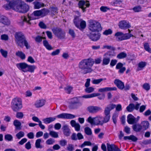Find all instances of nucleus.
Masks as SVG:
<instances>
[{"instance_id":"2eb2a0df","label":"nucleus","mask_w":151,"mask_h":151,"mask_svg":"<svg viewBox=\"0 0 151 151\" xmlns=\"http://www.w3.org/2000/svg\"><path fill=\"white\" fill-rule=\"evenodd\" d=\"M76 117L75 116L70 114L66 113H62L60 114L55 116L56 118H66L73 119Z\"/></svg>"},{"instance_id":"423d86ee","label":"nucleus","mask_w":151,"mask_h":151,"mask_svg":"<svg viewBox=\"0 0 151 151\" xmlns=\"http://www.w3.org/2000/svg\"><path fill=\"white\" fill-rule=\"evenodd\" d=\"M22 104L21 99L18 97L14 98L11 102V107L13 111H16L22 108Z\"/></svg>"},{"instance_id":"58836bf2","label":"nucleus","mask_w":151,"mask_h":151,"mask_svg":"<svg viewBox=\"0 0 151 151\" xmlns=\"http://www.w3.org/2000/svg\"><path fill=\"white\" fill-rule=\"evenodd\" d=\"M107 146L108 151H114L115 145L113 144H110L109 143L107 144Z\"/></svg>"},{"instance_id":"f704fd0d","label":"nucleus","mask_w":151,"mask_h":151,"mask_svg":"<svg viewBox=\"0 0 151 151\" xmlns=\"http://www.w3.org/2000/svg\"><path fill=\"white\" fill-rule=\"evenodd\" d=\"M133 129L135 131L138 132L140 131L142 129L141 125L138 124H136L132 126Z\"/></svg>"},{"instance_id":"f03ea898","label":"nucleus","mask_w":151,"mask_h":151,"mask_svg":"<svg viewBox=\"0 0 151 151\" xmlns=\"http://www.w3.org/2000/svg\"><path fill=\"white\" fill-rule=\"evenodd\" d=\"M4 7L6 9L11 8L19 12L24 13L29 9V6L22 0H12L9 3V5L4 6Z\"/></svg>"},{"instance_id":"603ef678","label":"nucleus","mask_w":151,"mask_h":151,"mask_svg":"<svg viewBox=\"0 0 151 151\" xmlns=\"http://www.w3.org/2000/svg\"><path fill=\"white\" fill-rule=\"evenodd\" d=\"M60 49H57L52 52L51 53V55L53 56L58 55L60 53Z\"/></svg>"},{"instance_id":"4c0bfd02","label":"nucleus","mask_w":151,"mask_h":151,"mask_svg":"<svg viewBox=\"0 0 151 151\" xmlns=\"http://www.w3.org/2000/svg\"><path fill=\"white\" fill-rule=\"evenodd\" d=\"M113 33V30L111 29H109L105 30L103 32L104 35L107 36L109 35H111Z\"/></svg>"},{"instance_id":"79ce46f5","label":"nucleus","mask_w":151,"mask_h":151,"mask_svg":"<svg viewBox=\"0 0 151 151\" xmlns=\"http://www.w3.org/2000/svg\"><path fill=\"white\" fill-rule=\"evenodd\" d=\"M144 48L145 50L148 52L151 53V48L150 47L148 44L145 43L144 44Z\"/></svg>"},{"instance_id":"a18cd8bd","label":"nucleus","mask_w":151,"mask_h":151,"mask_svg":"<svg viewBox=\"0 0 151 151\" xmlns=\"http://www.w3.org/2000/svg\"><path fill=\"white\" fill-rule=\"evenodd\" d=\"M134 105L132 104H130L129 106L127 107V109L129 112L132 111L134 109Z\"/></svg>"},{"instance_id":"c756f323","label":"nucleus","mask_w":151,"mask_h":151,"mask_svg":"<svg viewBox=\"0 0 151 151\" xmlns=\"http://www.w3.org/2000/svg\"><path fill=\"white\" fill-rule=\"evenodd\" d=\"M146 63L144 62H141L138 64V67L137 69L138 71L142 70L146 65Z\"/></svg>"},{"instance_id":"774afa93","label":"nucleus","mask_w":151,"mask_h":151,"mask_svg":"<svg viewBox=\"0 0 151 151\" xmlns=\"http://www.w3.org/2000/svg\"><path fill=\"white\" fill-rule=\"evenodd\" d=\"M73 127L75 129L76 131L77 132L80 131L81 126L80 124L78 123L76 124V125Z\"/></svg>"},{"instance_id":"e433bc0d","label":"nucleus","mask_w":151,"mask_h":151,"mask_svg":"<svg viewBox=\"0 0 151 151\" xmlns=\"http://www.w3.org/2000/svg\"><path fill=\"white\" fill-rule=\"evenodd\" d=\"M41 12V17H44L47 15L49 12V10L47 9H43L40 10Z\"/></svg>"},{"instance_id":"4be33fe9","label":"nucleus","mask_w":151,"mask_h":151,"mask_svg":"<svg viewBox=\"0 0 151 151\" xmlns=\"http://www.w3.org/2000/svg\"><path fill=\"white\" fill-rule=\"evenodd\" d=\"M96 96H97L98 99L100 100L103 99L105 98L104 95H84L82 96V98L87 99L95 97Z\"/></svg>"},{"instance_id":"5701e85b","label":"nucleus","mask_w":151,"mask_h":151,"mask_svg":"<svg viewBox=\"0 0 151 151\" xmlns=\"http://www.w3.org/2000/svg\"><path fill=\"white\" fill-rule=\"evenodd\" d=\"M116 68L119 69V72L121 73H123L126 70L125 68L123 66V64L121 63H119L117 64Z\"/></svg>"},{"instance_id":"c9c22d12","label":"nucleus","mask_w":151,"mask_h":151,"mask_svg":"<svg viewBox=\"0 0 151 151\" xmlns=\"http://www.w3.org/2000/svg\"><path fill=\"white\" fill-rule=\"evenodd\" d=\"M13 124L15 127L16 129H19L20 128V127L21 125L20 122L18 120H15L13 122Z\"/></svg>"},{"instance_id":"9d476101","label":"nucleus","mask_w":151,"mask_h":151,"mask_svg":"<svg viewBox=\"0 0 151 151\" xmlns=\"http://www.w3.org/2000/svg\"><path fill=\"white\" fill-rule=\"evenodd\" d=\"M114 36L117 40L122 41L129 39L131 37L133 36V35L130 34H123L122 32H117L115 33Z\"/></svg>"},{"instance_id":"ea45409f","label":"nucleus","mask_w":151,"mask_h":151,"mask_svg":"<svg viewBox=\"0 0 151 151\" xmlns=\"http://www.w3.org/2000/svg\"><path fill=\"white\" fill-rule=\"evenodd\" d=\"M85 133L87 135H90L92 134V132L91 129L88 127H86L84 128Z\"/></svg>"},{"instance_id":"6e6d98bb","label":"nucleus","mask_w":151,"mask_h":151,"mask_svg":"<svg viewBox=\"0 0 151 151\" xmlns=\"http://www.w3.org/2000/svg\"><path fill=\"white\" fill-rule=\"evenodd\" d=\"M103 49H106L107 50H114V48L111 45H105L103 46L102 47Z\"/></svg>"},{"instance_id":"7c9ffc66","label":"nucleus","mask_w":151,"mask_h":151,"mask_svg":"<svg viewBox=\"0 0 151 151\" xmlns=\"http://www.w3.org/2000/svg\"><path fill=\"white\" fill-rule=\"evenodd\" d=\"M16 55L22 60H24L26 58L25 54L21 51H18L16 52Z\"/></svg>"},{"instance_id":"4468645a","label":"nucleus","mask_w":151,"mask_h":151,"mask_svg":"<svg viewBox=\"0 0 151 151\" xmlns=\"http://www.w3.org/2000/svg\"><path fill=\"white\" fill-rule=\"evenodd\" d=\"M118 25L120 28L124 29L128 28L131 27L129 23L125 20L119 22Z\"/></svg>"},{"instance_id":"338daca9","label":"nucleus","mask_w":151,"mask_h":151,"mask_svg":"<svg viewBox=\"0 0 151 151\" xmlns=\"http://www.w3.org/2000/svg\"><path fill=\"white\" fill-rule=\"evenodd\" d=\"M101 61V57L95 59L94 61V63L96 64H100Z\"/></svg>"},{"instance_id":"6e6552de","label":"nucleus","mask_w":151,"mask_h":151,"mask_svg":"<svg viewBox=\"0 0 151 151\" xmlns=\"http://www.w3.org/2000/svg\"><path fill=\"white\" fill-rule=\"evenodd\" d=\"M41 12L40 10L36 11L31 14L30 17L28 16L27 17L25 16L22 17L21 19L23 21L30 24V20L32 19H36L38 18V17L41 16Z\"/></svg>"},{"instance_id":"052dcab7","label":"nucleus","mask_w":151,"mask_h":151,"mask_svg":"<svg viewBox=\"0 0 151 151\" xmlns=\"http://www.w3.org/2000/svg\"><path fill=\"white\" fill-rule=\"evenodd\" d=\"M118 116V114L117 113H115L114 114L113 117L112 119L114 123L116 124V119Z\"/></svg>"},{"instance_id":"a211bd4d","label":"nucleus","mask_w":151,"mask_h":151,"mask_svg":"<svg viewBox=\"0 0 151 151\" xmlns=\"http://www.w3.org/2000/svg\"><path fill=\"white\" fill-rule=\"evenodd\" d=\"M116 90V88L115 87H106L99 88L98 89V91L101 93L110 91H114Z\"/></svg>"},{"instance_id":"4d7b16f0","label":"nucleus","mask_w":151,"mask_h":151,"mask_svg":"<svg viewBox=\"0 0 151 151\" xmlns=\"http://www.w3.org/2000/svg\"><path fill=\"white\" fill-rule=\"evenodd\" d=\"M54 142L55 140L52 138L49 139L46 141V144L49 145H52Z\"/></svg>"},{"instance_id":"2f4dec72","label":"nucleus","mask_w":151,"mask_h":151,"mask_svg":"<svg viewBox=\"0 0 151 151\" xmlns=\"http://www.w3.org/2000/svg\"><path fill=\"white\" fill-rule=\"evenodd\" d=\"M141 125L142 129H146L149 127V123L147 121H144L141 123Z\"/></svg>"},{"instance_id":"ddd939ff","label":"nucleus","mask_w":151,"mask_h":151,"mask_svg":"<svg viewBox=\"0 0 151 151\" xmlns=\"http://www.w3.org/2000/svg\"><path fill=\"white\" fill-rule=\"evenodd\" d=\"M78 4L79 7L82 9L83 12L85 11V9L86 7H88L90 6V4L88 1H85L83 0L80 1Z\"/></svg>"},{"instance_id":"bf43d9fd","label":"nucleus","mask_w":151,"mask_h":151,"mask_svg":"<svg viewBox=\"0 0 151 151\" xmlns=\"http://www.w3.org/2000/svg\"><path fill=\"white\" fill-rule=\"evenodd\" d=\"M42 37L38 36L36 37L35 38V40L37 42H40L42 41V39H45L46 38L45 37H43V35H42Z\"/></svg>"},{"instance_id":"c03bdc74","label":"nucleus","mask_w":151,"mask_h":151,"mask_svg":"<svg viewBox=\"0 0 151 151\" xmlns=\"http://www.w3.org/2000/svg\"><path fill=\"white\" fill-rule=\"evenodd\" d=\"M150 85L149 83H145L142 86L143 88L146 91H148L150 88Z\"/></svg>"},{"instance_id":"dca6fc26","label":"nucleus","mask_w":151,"mask_h":151,"mask_svg":"<svg viewBox=\"0 0 151 151\" xmlns=\"http://www.w3.org/2000/svg\"><path fill=\"white\" fill-rule=\"evenodd\" d=\"M0 22L6 25L10 24V20L6 17L0 14Z\"/></svg>"},{"instance_id":"a878e982","label":"nucleus","mask_w":151,"mask_h":151,"mask_svg":"<svg viewBox=\"0 0 151 151\" xmlns=\"http://www.w3.org/2000/svg\"><path fill=\"white\" fill-rule=\"evenodd\" d=\"M56 119L55 117H49L43 119L42 121L45 124H49L54 121Z\"/></svg>"},{"instance_id":"13d9d810","label":"nucleus","mask_w":151,"mask_h":151,"mask_svg":"<svg viewBox=\"0 0 151 151\" xmlns=\"http://www.w3.org/2000/svg\"><path fill=\"white\" fill-rule=\"evenodd\" d=\"M11 120V118L10 116L6 115L4 116V121L6 122H10Z\"/></svg>"},{"instance_id":"72a5a7b5","label":"nucleus","mask_w":151,"mask_h":151,"mask_svg":"<svg viewBox=\"0 0 151 151\" xmlns=\"http://www.w3.org/2000/svg\"><path fill=\"white\" fill-rule=\"evenodd\" d=\"M49 134L53 138H57L59 137L58 132L54 131H50L49 132Z\"/></svg>"},{"instance_id":"aec40b11","label":"nucleus","mask_w":151,"mask_h":151,"mask_svg":"<svg viewBox=\"0 0 151 151\" xmlns=\"http://www.w3.org/2000/svg\"><path fill=\"white\" fill-rule=\"evenodd\" d=\"M101 109L100 107L95 106H90L87 109V111L91 113L96 112L100 110Z\"/></svg>"},{"instance_id":"0eeeda50","label":"nucleus","mask_w":151,"mask_h":151,"mask_svg":"<svg viewBox=\"0 0 151 151\" xmlns=\"http://www.w3.org/2000/svg\"><path fill=\"white\" fill-rule=\"evenodd\" d=\"M86 121L92 125L103 124V118L100 116H97L94 118L89 116L86 120Z\"/></svg>"},{"instance_id":"69168bd1","label":"nucleus","mask_w":151,"mask_h":151,"mask_svg":"<svg viewBox=\"0 0 151 151\" xmlns=\"http://www.w3.org/2000/svg\"><path fill=\"white\" fill-rule=\"evenodd\" d=\"M61 125L59 123H57L54 125V128L55 130H58L61 127Z\"/></svg>"},{"instance_id":"864d4df0","label":"nucleus","mask_w":151,"mask_h":151,"mask_svg":"<svg viewBox=\"0 0 151 151\" xmlns=\"http://www.w3.org/2000/svg\"><path fill=\"white\" fill-rule=\"evenodd\" d=\"M110 118V115H105L104 118H103V124L108 122Z\"/></svg>"},{"instance_id":"de8ad7c7","label":"nucleus","mask_w":151,"mask_h":151,"mask_svg":"<svg viewBox=\"0 0 151 151\" xmlns=\"http://www.w3.org/2000/svg\"><path fill=\"white\" fill-rule=\"evenodd\" d=\"M24 135V132L22 131H20L16 134V136L18 139H19L22 137H23Z\"/></svg>"},{"instance_id":"9b49d317","label":"nucleus","mask_w":151,"mask_h":151,"mask_svg":"<svg viewBox=\"0 0 151 151\" xmlns=\"http://www.w3.org/2000/svg\"><path fill=\"white\" fill-rule=\"evenodd\" d=\"M115 55L114 52H108L105 53L104 55L102 61V65H106L109 64L110 61V58L108 56L112 57Z\"/></svg>"},{"instance_id":"6ab92c4d","label":"nucleus","mask_w":151,"mask_h":151,"mask_svg":"<svg viewBox=\"0 0 151 151\" xmlns=\"http://www.w3.org/2000/svg\"><path fill=\"white\" fill-rule=\"evenodd\" d=\"M45 103V100H38L35 102L34 105L37 108H40L43 106Z\"/></svg>"},{"instance_id":"f257e3e1","label":"nucleus","mask_w":151,"mask_h":151,"mask_svg":"<svg viewBox=\"0 0 151 151\" xmlns=\"http://www.w3.org/2000/svg\"><path fill=\"white\" fill-rule=\"evenodd\" d=\"M88 29L89 32L87 34V36L91 40L96 41L100 38V35L99 32L101 30V28L99 22L95 20H90Z\"/></svg>"},{"instance_id":"1a4fd4ad","label":"nucleus","mask_w":151,"mask_h":151,"mask_svg":"<svg viewBox=\"0 0 151 151\" xmlns=\"http://www.w3.org/2000/svg\"><path fill=\"white\" fill-rule=\"evenodd\" d=\"M73 23L77 28L81 30L85 29L86 27V22L78 17H75Z\"/></svg>"},{"instance_id":"7ed1b4c3","label":"nucleus","mask_w":151,"mask_h":151,"mask_svg":"<svg viewBox=\"0 0 151 151\" xmlns=\"http://www.w3.org/2000/svg\"><path fill=\"white\" fill-rule=\"evenodd\" d=\"M94 64V60L93 59H84L79 63L78 67L84 73H87L92 71L91 67Z\"/></svg>"},{"instance_id":"412c9836","label":"nucleus","mask_w":151,"mask_h":151,"mask_svg":"<svg viewBox=\"0 0 151 151\" xmlns=\"http://www.w3.org/2000/svg\"><path fill=\"white\" fill-rule=\"evenodd\" d=\"M127 121L129 124H132L136 122V118L130 114L127 116Z\"/></svg>"},{"instance_id":"8fccbe9b","label":"nucleus","mask_w":151,"mask_h":151,"mask_svg":"<svg viewBox=\"0 0 151 151\" xmlns=\"http://www.w3.org/2000/svg\"><path fill=\"white\" fill-rule=\"evenodd\" d=\"M24 116V114L22 112H19L17 113L16 117L18 119H22L23 118Z\"/></svg>"},{"instance_id":"5fc2aeb1","label":"nucleus","mask_w":151,"mask_h":151,"mask_svg":"<svg viewBox=\"0 0 151 151\" xmlns=\"http://www.w3.org/2000/svg\"><path fill=\"white\" fill-rule=\"evenodd\" d=\"M27 60L28 62L32 64L35 62L34 59L31 56H29L28 57Z\"/></svg>"},{"instance_id":"0e129e2a","label":"nucleus","mask_w":151,"mask_h":151,"mask_svg":"<svg viewBox=\"0 0 151 151\" xmlns=\"http://www.w3.org/2000/svg\"><path fill=\"white\" fill-rule=\"evenodd\" d=\"M1 40H7L9 39V37L8 35L6 34L2 35L1 36Z\"/></svg>"},{"instance_id":"20e7f679","label":"nucleus","mask_w":151,"mask_h":151,"mask_svg":"<svg viewBox=\"0 0 151 151\" xmlns=\"http://www.w3.org/2000/svg\"><path fill=\"white\" fill-rule=\"evenodd\" d=\"M15 42L18 46L22 47L24 45L27 49L30 46L23 34L21 32H17L15 35Z\"/></svg>"},{"instance_id":"e2e57ef3","label":"nucleus","mask_w":151,"mask_h":151,"mask_svg":"<svg viewBox=\"0 0 151 151\" xmlns=\"http://www.w3.org/2000/svg\"><path fill=\"white\" fill-rule=\"evenodd\" d=\"M100 10L103 12H106L107 10L109 9L107 6H102L100 8Z\"/></svg>"},{"instance_id":"bb28decb","label":"nucleus","mask_w":151,"mask_h":151,"mask_svg":"<svg viewBox=\"0 0 151 151\" xmlns=\"http://www.w3.org/2000/svg\"><path fill=\"white\" fill-rule=\"evenodd\" d=\"M33 4L34 5V7L36 9H39L45 6L44 4L38 1L35 2Z\"/></svg>"},{"instance_id":"49530a36","label":"nucleus","mask_w":151,"mask_h":151,"mask_svg":"<svg viewBox=\"0 0 151 151\" xmlns=\"http://www.w3.org/2000/svg\"><path fill=\"white\" fill-rule=\"evenodd\" d=\"M127 54L124 52H122L119 54L117 55V58L119 59H122L126 57L127 56Z\"/></svg>"},{"instance_id":"473e14b6","label":"nucleus","mask_w":151,"mask_h":151,"mask_svg":"<svg viewBox=\"0 0 151 151\" xmlns=\"http://www.w3.org/2000/svg\"><path fill=\"white\" fill-rule=\"evenodd\" d=\"M41 139H37L35 143V147L37 148H41L42 147V146L41 145Z\"/></svg>"},{"instance_id":"a19ab883","label":"nucleus","mask_w":151,"mask_h":151,"mask_svg":"<svg viewBox=\"0 0 151 151\" xmlns=\"http://www.w3.org/2000/svg\"><path fill=\"white\" fill-rule=\"evenodd\" d=\"M0 52L2 56L5 58H6L7 56L8 52L2 49L0 50Z\"/></svg>"},{"instance_id":"3c124183","label":"nucleus","mask_w":151,"mask_h":151,"mask_svg":"<svg viewBox=\"0 0 151 151\" xmlns=\"http://www.w3.org/2000/svg\"><path fill=\"white\" fill-rule=\"evenodd\" d=\"M91 143L90 142L85 141L80 147H81L82 148L86 146H91Z\"/></svg>"},{"instance_id":"f8f14e48","label":"nucleus","mask_w":151,"mask_h":151,"mask_svg":"<svg viewBox=\"0 0 151 151\" xmlns=\"http://www.w3.org/2000/svg\"><path fill=\"white\" fill-rule=\"evenodd\" d=\"M71 102L69 105V107L71 109L77 108L81 105V104L79 103V100L76 98H73Z\"/></svg>"},{"instance_id":"cd10ccee","label":"nucleus","mask_w":151,"mask_h":151,"mask_svg":"<svg viewBox=\"0 0 151 151\" xmlns=\"http://www.w3.org/2000/svg\"><path fill=\"white\" fill-rule=\"evenodd\" d=\"M43 44L44 46L48 50H51L53 49V48L49 44L48 42L46 40H44L43 41Z\"/></svg>"},{"instance_id":"39448f33","label":"nucleus","mask_w":151,"mask_h":151,"mask_svg":"<svg viewBox=\"0 0 151 151\" xmlns=\"http://www.w3.org/2000/svg\"><path fill=\"white\" fill-rule=\"evenodd\" d=\"M16 66L19 70L24 73L27 72L34 73L36 68L35 65H30L24 62L17 63Z\"/></svg>"},{"instance_id":"09e8293b","label":"nucleus","mask_w":151,"mask_h":151,"mask_svg":"<svg viewBox=\"0 0 151 151\" xmlns=\"http://www.w3.org/2000/svg\"><path fill=\"white\" fill-rule=\"evenodd\" d=\"M4 138L5 140L8 141H11L13 140L12 136L10 134H7L5 136Z\"/></svg>"},{"instance_id":"37998d69","label":"nucleus","mask_w":151,"mask_h":151,"mask_svg":"<svg viewBox=\"0 0 151 151\" xmlns=\"http://www.w3.org/2000/svg\"><path fill=\"white\" fill-rule=\"evenodd\" d=\"M86 88L85 90V91L88 93L92 92L94 90V88L92 87H88Z\"/></svg>"},{"instance_id":"b1692460","label":"nucleus","mask_w":151,"mask_h":151,"mask_svg":"<svg viewBox=\"0 0 151 151\" xmlns=\"http://www.w3.org/2000/svg\"><path fill=\"white\" fill-rule=\"evenodd\" d=\"M59 38L62 39L65 36V33L64 32L60 29L57 30L54 33Z\"/></svg>"},{"instance_id":"680f3d73","label":"nucleus","mask_w":151,"mask_h":151,"mask_svg":"<svg viewBox=\"0 0 151 151\" xmlns=\"http://www.w3.org/2000/svg\"><path fill=\"white\" fill-rule=\"evenodd\" d=\"M65 89L66 91L67 92V93L69 94L72 91L73 89V88L70 86H68L65 88Z\"/></svg>"},{"instance_id":"c85d7f7f","label":"nucleus","mask_w":151,"mask_h":151,"mask_svg":"<svg viewBox=\"0 0 151 151\" xmlns=\"http://www.w3.org/2000/svg\"><path fill=\"white\" fill-rule=\"evenodd\" d=\"M106 80V78H99V79H93L92 81V83L94 84H97L103 81H105Z\"/></svg>"},{"instance_id":"f3484780","label":"nucleus","mask_w":151,"mask_h":151,"mask_svg":"<svg viewBox=\"0 0 151 151\" xmlns=\"http://www.w3.org/2000/svg\"><path fill=\"white\" fill-rule=\"evenodd\" d=\"M114 82L119 88L120 89H122L124 88V83L120 80L118 79H116L115 80Z\"/></svg>"},{"instance_id":"393cba45","label":"nucleus","mask_w":151,"mask_h":151,"mask_svg":"<svg viewBox=\"0 0 151 151\" xmlns=\"http://www.w3.org/2000/svg\"><path fill=\"white\" fill-rule=\"evenodd\" d=\"M62 129L63 130L64 134L66 136L70 135V129L69 128L68 126L67 125H64Z\"/></svg>"}]
</instances>
